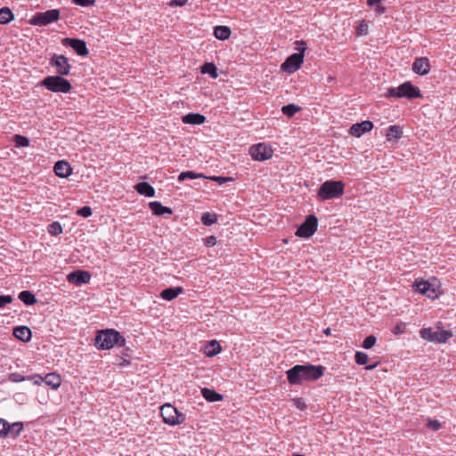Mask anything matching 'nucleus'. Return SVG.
Returning <instances> with one entry per match:
<instances>
[{
  "label": "nucleus",
  "instance_id": "5",
  "mask_svg": "<svg viewBox=\"0 0 456 456\" xmlns=\"http://www.w3.org/2000/svg\"><path fill=\"white\" fill-rule=\"evenodd\" d=\"M345 183L343 181L328 180L321 184L318 197L322 200L337 199L344 194Z\"/></svg>",
  "mask_w": 456,
  "mask_h": 456
},
{
  "label": "nucleus",
  "instance_id": "15",
  "mask_svg": "<svg viewBox=\"0 0 456 456\" xmlns=\"http://www.w3.org/2000/svg\"><path fill=\"white\" fill-rule=\"evenodd\" d=\"M411 69L415 74L425 76L430 70L429 60L427 57L416 58L412 63Z\"/></svg>",
  "mask_w": 456,
  "mask_h": 456
},
{
  "label": "nucleus",
  "instance_id": "22",
  "mask_svg": "<svg viewBox=\"0 0 456 456\" xmlns=\"http://www.w3.org/2000/svg\"><path fill=\"white\" fill-rule=\"evenodd\" d=\"M213 34L218 40L224 41L231 37L232 30L228 26L218 25L214 27Z\"/></svg>",
  "mask_w": 456,
  "mask_h": 456
},
{
  "label": "nucleus",
  "instance_id": "57",
  "mask_svg": "<svg viewBox=\"0 0 456 456\" xmlns=\"http://www.w3.org/2000/svg\"><path fill=\"white\" fill-rule=\"evenodd\" d=\"M41 382H42L41 379L40 380L37 379V381H35V384H40Z\"/></svg>",
  "mask_w": 456,
  "mask_h": 456
},
{
  "label": "nucleus",
  "instance_id": "47",
  "mask_svg": "<svg viewBox=\"0 0 456 456\" xmlns=\"http://www.w3.org/2000/svg\"><path fill=\"white\" fill-rule=\"evenodd\" d=\"M73 4L81 7L94 5L96 0H71Z\"/></svg>",
  "mask_w": 456,
  "mask_h": 456
},
{
  "label": "nucleus",
  "instance_id": "31",
  "mask_svg": "<svg viewBox=\"0 0 456 456\" xmlns=\"http://www.w3.org/2000/svg\"><path fill=\"white\" fill-rule=\"evenodd\" d=\"M206 120V116H182L184 124L200 125Z\"/></svg>",
  "mask_w": 456,
  "mask_h": 456
},
{
  "label": "nucleus",
  "instance_id": "1",
  "mask_svg": "<svg viewBox=\"0 0 456 456\" xmlns=\"http://www.w3.org/2000/svg\"><path fill=\"white\" fill-rule=\"evenodd\" d=\"M324 372L322 365H295L287 370V379L289 384H300L303 381H313L319 379Z\"/></svg>",
  "mask_w": 456,
  "mask_h": 456
},
{
  "label": "nucleus",
  "instance_id": "19",
  "mask_svg": "<svg viewBox=\"0 0 456 456\" xmlns=\"http://www.w3.org/2000/svg\"><path fill=\"white\" fill-rule=\"evenodd\" d=\"M13 336L23 342H28L31 339L32 332L27 326H18L13 329Z\"/></svg>",
  "mask_w": 456,
  "mask_h": 456
},
{
  "label": "nucleus",
  "instance_id": "14",
  "mask_svg": "<svg viewBox=\"0 0 456 456\" xmlns=\"http://www.w3.org/2000/svg\"><path fill=\"white\" fill-rule=\"evenodd\" d=\"M91 273L84 270H76L67 275V281L76 286L89 283Z\"/></svg>",
  "mask_w": 456,
  "mask_h": 456
},
{
  "label": "nucleus",
  "instance_id": "56",
  "mask_svg": "<svg viewBox=\"0 0 456 456\" xmlns=\"http://www.w3.org/2000/svg\"><path fill=\"white\" fill-rule=\"evenodd\" d=\"M292 456H305L304 454H300V453H294Z\"/></svg>",
  "mask_w": 456,
  "mask_h": 456
},
{
  "label": "nucleus",
  "instance_id": "21",
  "mask_svg": "<svg viewBox=\"0 0 456 456\" xmlns=\"http://www.w3.org/2000/svg\"><path fill=\"white\" fill-rule=\"evenodd\" d=\"M149 208L155 216L171 215L173 213L172 208L163 206L159 201L150 202Z\"/></svg>",
  "mask_w": 456,
  "mask_h": 456
},
{
  "label": "nucleus",
  "instance_id": "27",
  "mask_svg": "<svg viewBox=\"0 0 456 456\" xmlns=\"http://www.w3.org/2000/svg\"><path fill=\"white\" fill-rule=\"evenodd\" d=\"M14 20V14L9 7L0 8V24L5 25Z\"/></svg>",
  "mask_w": 456,
  "mask_h": 456
},
{
  "label": "nucleus",
  "instance_id": "7",
  "mask_svg": "<svg viewBox=\"0 0 456 456\" xmlns=\"http://www.w3.org/2000/svg\"><path fill=\"white\" fill-rule=\"evenodd\" d=\"M60 10L51 9L45 12H36L29 20V24L33 26H47L60 20Z\"/></svg>",
  "mask_w": 456,
  "mask_h": 456
},
{
  "label": "nucleus",
  "instance_id": "8",
  "mask_svg": "<svg viewBox=\"0 0 456 456\" xmlns=\"http://www.w3.org/2000/svg\"><path fill=\"white\" fill-rule=\"evenodd\" d=\"M49 64L55 68L57 75L68 76L70 73L71 66L69 58L63 54L53 53L49 60Z\"/></svg>",
  "mask_w": 456,
  "mask_h": 456
},
{
  "label": "nucleus",
  "instance_id": "4",
  "mask_svg": "<svg viewBox=\"0 0 456 456\" xmlns=\"http://www.w3.org/2000/svg\"><path fill=\"white\" fill-rule=\"evenodd\" d=\"M386 95L388 98H407L410 100L422 96L419 88L412 85L411 81H405L399 86L388 88Z\"/></svg>",
  "mask_w": 456,
  "mask_h": 456
},
{
  "label": "nucleus",
  "instance_id": "2",
  "mask_svg": "<svg viewBox=\"0 0 456 456\" xmlns=\"http://www.w3.org/2000/svg\"><path fill=\"white\" fill-rule=\"evenodd\" d=\"M94 344L98 349H110L114 346H124L126 339L113 329L102 330L97 332Z\"/></svg>",
  "mask_w": 456,
  "mask_h": 456
},
{
  "label": "nucleus",
  "instance_id": "38",
  "mask_svg": "<svg viewBox=\"0 0 456 456\" xmlns=\"http://www.w3.org/2000/svg\"><path fill=\"white\" fill-rule=\"evenodd\" d=\"M48 232L52 235H59L62 232V227L59 222H53L48 226Z\"/></svg>",
  "mask_w": 456,
  "mask_h": 456
},
{
  "label": "nucleus",
  "instance_id": "41",
  "mask_svg": "<svg viewBox=\"0 0 456 456\" xmlns=\"http://www.w3.org/2000/svg\"><path fill=\"white\" fill-rule=\"evenodd\" d=\"M26 379H30V377H25L18 372H12L9 374V380L13 383H19Z\"/></svg>",
  "mask_w": 456,
  "mask_h": 456
},
{
  "label": "nucleus",
  "instance_id": "45",
  "mask_svg": "<svg viewBox=\"0 0 456 456\" xmlns=\"http://www.w3.org/2000/svg\"><path fill=\"white\" fill-rule=\"evenodd\" d=\"M369 33L368 25L365 20H361L357 27L358 36H366Z\"/></svg>",
  "mask_w": 456,
  "mask_h": 456
},
{
  "label": "nucleus",
  "instance_id": "16",
  "mask_svg": "<svg viewBox=\"0 0 456 456\" xmlns=\"http://www.w3.org/2000/svg\"><path fill=\"white\" fill-rule=\"evenodd\" d=\"M372 128H373L372 122L369 121V120H365L361 123L354 124L349 129V134L355 137H360L363 134L370 132Z\"/></svg>",
  "mask_w": 456,
  "mask_h": 456
},
{
  "label": "nucleus",
  "instance_id": "53",
  "mask_svg": "<svg viewBox=\"0 0 456 456\" xmlns=\"http://www.w3.org/2000/svg\"><path fill=\"white\" fill-rule=\"evenodd\" d=\"M294 403H295V405H296L297 408L301 409V410H303V409H305V403H304V402H302V400H301L300 398H296V399H294Z\"/></svg>",
  "mask_w": 456,
  "mask_h": 456
},
{
  "label": "nucleus",
  "instance_id": "43",
  "mask_svg": "<svg viewBox=\"0 0 456 456\" xmlns=\"http://www.w3.org/2000/svg\"><path fill=\"white\" fill-rule=\"evenodd\" d=\"M295 45H296L295 50L297 51V53H301V55L305 56V52L307 48L306 42L304 40H297L295 42Z\"/></svg>",
  "mask_w": 456,
  "mask_h": 456
},
{
  "label": "nucleus",
  "instance_id": "48",
  "mask_svg": "<svg viewBox=\"0 0 456 456\" xmlns=\"http://www.w3.org/2000/svg\"><path fill=\"white\" fill-rule=\"evenodd\" d=\"M12 301V297L10 295H0V308L4 307L7 304Z\"/></svg>",
  "mask_w": 456,
  "mask_h": 456
},
{
  "label": "nucleus",
  "instance_id": "40",
  "mask_svg": "<svg viewBox=\"0 0 456 456\" xmlns=\"http://www.w3.org/2000/svg\"><path fill=\"white\" fill-rule=\"evenodd\" d=\"M354 358H355V362L359 365H364L367 363L368 362V354L363 353V352H356L355 353V355H354Z\"/></svg>",
  "mask_w": 456,
  "mask_h": 456
},
{
  "label": "nucleus",
  "instance_id": "36",
  "mask_svg": "<svg viewBox=\"0 0 456 456\" xmlns=\"http://www.w3.org/2000/svg\"><path fill=\"white\" fill-rule=\"evenodd\" d=\"M13 142L16 147H27L29 144L28 138L20 134H15L13 136Z\"/></svg>",
  "mask_w": 456,
  "mask_h": 456
},
{
  "label": "nucleus",
  "instance_id": "9",
  "mask_svg": "<svg viewBox=\"0 0 456 456\" xmlns=\"http://www.w3.org/2000/svg\"><path fill=\"white\" fill-rule=\"evenodd\" d=\"M318 227V219L314 215H309L305 220L301 224L297 232L296 235L301 238H309L314 234Z\"/></svg>",
  "mask_w": 456,
  "mask_h": 456
},
{
  "label": "nucleus",
  "instance_id": "35",
  "mask_svg": "<svg viewBox=\"0 0 456 456\" xmlns=\"http://www.w3.org/2000/svg\"><path fill=\"white\" fill-rule=\"evenodd\" d=\"M205 177L202 174L195 173L193 171L182 172L178 175V181L183 182L187 178L196 179Z\"/></svg>",
  "mask_w": 456,
  "mask_h": 456
},
{
  "label": "nucleus",
  "instance_id": "13",
  "mask_svg": "<svg viewBox=\"0 0 456 456\" xmlns=\"http://www.w3.org/2000/svg\"><path fill=\"white\" fill-rule=\"evenodd\" d=\"M63 46L71 47L75 53L79 56H86L89 53L86 43L85 40L74 37H65L61 40Z\"/></svg>",
  "mask_w": 456,
  "mask_h": 456
},
{
  "label": "nucleus",
  "instance_id": "12",
  "mask_svg": "<svg viewBox=\"0 0 456 456\" xmlns=\"http://www.w3.org/2000/svg\"><path fill=\"white\" fill-rule=\"evenodd\" d=\"M304 62V55L301 53H292L281 63V69L283 72L292 74L300 69Z\"/></svg>",
  "mask_w": 456,
  "mask_h": 456
},
{
  "label": "nucleus",
  "instance_id": "3",
  "mask_svg": "<svg viewBox=\"0 0 456 456\" xmlns=\"http://www.w3.org/2000/svg\"><path fill=\"white\" fill-rule=\"evenodd\" d=\"M38 86L46 88L53 93H69L72 86L64 76H47L38 83Z\"/></svg>",
  "mask_w": 456,
  "mask_h": 456
},
{
  "label": "nucleus",
  "instance_id": "11",
  "mask_svg": "<svg viewBox=\"0 0 456 456\" xmlns=\"http://www.w3.org/2000/svg\"><path fill=\"white\" fill-rule=\"evenodd\" d=\"M273 149L264 142L252 145L249 148V154L253 159L265 161L272 158Z\"/></svg>",
  "mask_w": 456,
  "mask_h": 456
},
{
  "label": "nucleus",
  "instance_id": "25",
  "mask_svg": "<svg viewBox=\"0 0 456 456\" xmlns=\"http://www.w3.org/2000/svg\"><path fill=\"white\" fill-rule=\"evenodd\" d=\"M201 395L208 402L210 403L219 402L223 400V395L221 394L217 393L214 389H210L208 387H204L201 389Z\"/></svg>",
  "mask_w": 456,
  "mask_h": 456
},
{
  "label": "nucleus",
  "instance_id": "29",
  "mask_svg": "<svg viewBox=\"0 0 456 456\" xmlns=\"http://www.w3.org/2000/svg\"><path fill=\"white\" fill-rule=\"evenodd\" d=\"M200 72L202 74H208L212 78H216L218 77L217 68L213 62H205L200 67Z\"/></svg>",
  "mask_w": 456,
  "mask_h": 456
},
{
  "label": "nucleus",
  "instance_id": "6",
  "mask_svg": "<svg viewBox=\"0 0 456 456\" xmlns=\"http://www.w3.org/2000/svg\"><path fill=\"white\" fill-rule=\"evenodd\" d=\"M160 414L164 423L170 426L182 424L185 420V415L170 403H166L160 408Z\"/></svg>",
  "mask_w": 456,
  "mask_h": 456
},
{
  "label": "nucleus",
  "instance_id": "20",
  "mask_svg": "<svg viewBox=\"0 0 456 456\" xmlns=\"http://www.w3.org/2000/svg\"><path fill=\"white\" fill-rule=\"evenodd\" d=\"M403 135V127L398 125H392L387 127L386 137L388 142H397Z\"/></svg>",
  "mask_w": 456,
  "mask_h": 456
},
{
  "label": "nucleus",
  "instance_id": "42",
  "mask_svg": "<svg viewBox=\"0 0 456 456\" xmlns=\"http://www.w3.org/2000/svg\"><path fill=\"white\" fill-rule=\"evenodd\" d=\"M9 422L4 419H0V438H5L8 436Z\"/></svg>",
  "mask_w": 456,
  "mask_h": 456
},
{
  "label": "nucleus",
  "instance_id": "44",
  "mask_svg": "<svg viewBox=\"0 0 456 456\" xmlns=\"http://www.w3.org/2000/svg\"><path fill=\"white\" fill-rule=\"evenodd\" d=\"M426 426H427V428H428L434 431H437L442 428V424L439 420L431 419H428Z\"/></svg>",
  "mask_w": 456,
  "mask_h": 456
},
{
  "label": "nucleus",
  "instance_id": "28",
  "mask_svg": "<svg viewBox=\"0 0 456 456\" xmlns=\"http://www.w3.org/2000/svg\"><path fill=\"white\" fill-rule=\"evenodd\" d=\"M19 299L26 305H32L37 303L36 296L29 290H22L18 296Z\"/></svg>",
  "mask_w": 456,
  "mask_h": 456
},
{
  "label": "nucleus",
  "instance_id": "10",
  "mask_svg": "<svg viewBox=\"0 0 456 456\" xmlns=\"http://www.w3.org/2000/svg\"><path fill=\"white\" fill-rule=\"evenodd\" d=\"M420 337L428 341L445 343L452 337V333L449 330L434 331L431 328H424L420 330Z\"/></svg>",
  "mask_w": 456,
  "mask_h": 456
},
{
  "label": "nucleus",
  "instance_id": "23",
  "mask_svg": "<svg viewBox=\"0 0 456 456\" xmlns=\"http://www.w3.org/2000/svg\"><path fill=\"white\" fill-rule=\"evenodd\" d=\"M183 290L182 287H169L161 291L160 297L165 300L171 301L178 297Z\"/></svg>",
  "mask_w": 456,
  "mask_h": 456
},
{
  "label": "nucleus",
  "instance_id": "26",
  "mask_svg": "<svg viewBox=\"0 0 456 456\" xmlns=\"http://www.w3.org/2000/svg\"><path fill=\"white\" fill-rule=\"evenodd\" d=\"M416 290L419 291L422 295H426L428 297H432L435 293L434 289H431V284L428 281H416L415 282Z\"/></svg>",
  "mask_w": 456,
  "mask_h": 456
},
{
  "label": "nucleus",
  "instance_id": "46",
  "mask_svg": "<svg viewBox=\"0 0 456 456\" xmlns=\"http://www.w3.org/2000/svg\"><path fill=\"white\" fill-rule=\"evenodd\" d=\"M77 214L83 217H89L92 216V208L88 206L82 207L77 209Z\"/></svg>",
  "mask_w": 456,
  "mask_h": 456
},
{
  "label": "nucleus",
  "instance_id": "30",
  "mask_svg": "<svg viewBox=\"0 0 456 456\" xmlns=\"http://www.w3.org/2000/svg\"><path fill=\"white\" fill-rule=\"evenodd\" d=\"M8 428V436H10L12 438H16L20 435V433L23 429V423L20 421H17L12 424L9 423V428Z\"/></svg>",
  "mask_w": 456,
  "mask_h": 456
},
{
  "label": "nucleus",
  "instance_id": "32",
  "mask_svg": "<svg viewBox=\"0 0 456 456\" xmlns=\"http://www.w3.org/2000/svg\"><path fill=\"white\" fill-rule=\"evenodd\" d=\"M382 0H367V5L370 7L376 6L375 12L378 15L386 13L387 8L381 4Z\"/></svg>",
  "mask_w": 456,
  "mask_h": 456
},
{
  "label": "nucleus",
  "instance_id": "50",
  "mask_svg": "<svg viewBox=\"0 0 456 456\" xmlns=\"http://www.w3.org/2000/svg\"><path fill=\"white\" fill-rule=\"evenodd\" d=\"M188 3V0H170L168 5L170 7L184 6Z\"/></svg>",
  "mask_w": 456,
  "mask_h": 456
},
{
  "label": "nucleus",
  "instance_id": "51",
  "mask_svg": "<svg viewBox=\"0 0 456 456\" xmlns=\"http://www.w3.org/2000/svg\"><path fill=\"white\" fill-rule=\"evenodd\" d=\"M216 244V238L215 236H208L205 239V245L207 247H213Z\"/></svg>",
  "mask_w": 456,
  "mask_h": 456
},
{
  "label": "nucleus",
  "instance_id": "39",
  "mask_svg": "<svg viewBox=\"0 0 456 456\" xmlns=\"http://www.w3.org/2000/svg\"><path fill=\"white\" fill-rule=\"evenodd\" d=\"M376 341H377L376 337L373 335H370L364 338V340L362 344V346L367 350L371 349L374 346V345L376 344Z\"/></svg>",
  "mask_w": 456,
  "mask_h": 456
},
{
  "label": "nucleus",
  "instance_id": "37",
  "mask_svg": "<svg viewBox=\"0 0 456 456\" xmlns=\"http://www.w3.org/2000/svg\"><path fill=\"white\" fill-rule=\"evenodd\" d=\"M301 110V107L297 104L289 103L282 106L281 111L282 114H296L297 112Z\"/></svg>",
  "mask_w": 456,
  "mask_h": 456
},
{
  "label": "nucleus",
  "instance_id": "34",
  "mask_svg": "<svg viewBox=\"0 0 456 456\" xmlns=\"http://www.w3.org/2000/svg\"><path fill=\"white\" fill-rule=\"evenodd\" d=\"M201 222L206 226H210L217 221V216L209 212L203 213L201 216Z\"/></svg>",
  "mask_w": 456,
  "mask_h": 456
},
{
  "label": "nucleus",
  "instance_id": "55",
  "mask_svg": "<svg viewBox=\"0 0 456 456\" xmlns=\"http://www.w3.org/2000/svg\"><path fill=\"white\" fill-rule=\"evenodd\" d=\"M324 333L326 335H329L330 333V328H327L325 330H324Z\"/></svg>",
  "mask_w": 456,
  "mask_h": 456
},
{
  "label": "nucleus",
  "instance_id": "54",
  "mask_svg": "<svg viewBox=\"0 0 456 456\" xmlns=\"http://www.w3.org/2000/svg\"><path fill=\"white\" fill-rule=\"evenodd\" d=\"M377 365H378V362H376V363H374V364L367 365V366L365 367V369H366V370H370L375 369V368L377 367Z\"/></svg>",
  "mask_w": 456,
  "mask_h": 456
},
{
  "label": "nucleus",
  "instance_id": "17",
  "mask_svg": "<svg viewBox=\"0 0 456 456\" xmlns=\"http://www.w3.org/2000/svg\"><path fill=\"white\" fill-rule=\"evenodd\" d=\"M55 175L61 178L69 177L72 173V168L68 161L59 160L53 167Z\"/></svg>",
  "mask_w": 456,
  "mask_h": 456
},
{
  "label": "nucleus",
  "instance_id": "52",
  "mask_svg": "<svg viewBox=\"0 0 456 456\" xmlns=\"http://www.w3.org/2000/svg\"><path fill=\"white\" fill-rule=\"evenodd\" d=\"M209 179L217 182L219 184H223L226 183L227 181H230L231 178L229 177H224V176H211Z\"/></svg>",
  "mask_w": 456,
  "mask_h": 456
},
{
  "label": "nucleus",
  "instance_id": "49",
  "mask_svg": "<svg viewBox=\"0 0 456 456\" xmlns=\"http://www.w3.org/2000/svg\"><path fill=\"white\" fill-rule=\"evenodd\" d=\"M406 325L403 322H401L394 327L392 330L393 333L395 335L403 334L405 331Z\"/></svg>",
  "mask_w": 456,
  "mask_h": 456
},
{
  "label": "nucleus",
  "instance_id": "24",
  "mask_svg": "<svg viewBox=\"0 0 456 456\" xmlns=\"http://www.w3.org/2000/svg\"><path fill=\"white\" fill-rule=\"evenodd\" d=\"M134 189L139 194L146 197H153L155 195V189L147 182L138 183Z\"/></svg>",
  "mask_w": 456,
  "mask_h": 456
},
{
  "label": "nucleus",
  "instance_id": "33",
  "mask_svg": "<svg viewBox=\"0 0 456 456\" xmlns=\"http://www.w3.org/2000/svg\"><path fill=\"white\" fill-rule=\"evenodd\" d=\"M208 351L206 352V354L209 357H212V356H215L217 354H219L221 352V346L220 344L216 341V340H212L208 346Z\"/></svg>",
  "mask_w": 456,
  "mask_h": 456
},
{
  "label": "nucleus",
  "instance_id": "18",
  "mask_svg": "<svg viewBox=\"0 0 456 456\" xmlns=\"http://www.w3.org/2000/svg\"><path fill=\"white\" fill-rule=\"evenodd\" d=\"M41 381H44L47 386L51 387L53 389H57L60 387L61 384V378L60 375L55 372L48 373L45 378L41 376H37Z\"/></svg>",
  "mask_w": 456,
  "mask_h": 456
}]
</instances>
